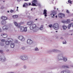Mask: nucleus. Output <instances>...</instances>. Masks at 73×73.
I'll return each mask as SVG.
<instances>
[{"mask_svg": "<svg viewBox=\"0 0 73 73\" xmlns=\"http://www.w3.org/2000/svg\"><path fill=\"white\" fill-rule=\"evenodd\" d=\"M57 58L58 60V61H61L64 59V61H66L67 60V58L66 57H64L63 55L62 54H60L58 55L57 57Z\"/></svg>", "mask_w": 73, "mask_h": 73, "instance_id": "f257e3e1", "label": "nucleus"}, {"mask_svg": "<svg viewBox=\"0 0 73 73\" xmlns=\"http://www.w3.org/2000/svg\"><path fill=\"white\" fill-rule=\"evenodd\" d=\"M53 27L55 30H58L59 29V25L58 23H55L53 25Z\"/></svg>", "mask_w": 73, "mask_h": 73, "instance_id": "f03ea898", "label": "nucleus"}, {"mask_svg": "<svg viewBox=\"0 0 73 73\" xmlns=\"http://www.w3.org/2000/svg\"><path fill=\"white\" fill-rule=\"evenodd\" d=\"M32 25V26H33L34 29V28H35L33 30V32H37V31H38V30L39 28L38 27H36V25H35V24H33Z\"/></svg>", "mask_w": 73, "mask_h": 73, "instance_id": "7ed1b4c3", "label": "nucleus"}, {"mask_svg": "<svg viewBox=\"0 0 73 73\" xmlns=\"http://www.w3.org/2000/svg\"><path fill=\"white\" fill-rule=\"evenodd\" d=\"M20 28L21 32H26L27 31V27L24 28L23 27H20Z\"/></svg>", "mask_w": 73, "mask_h": 73, "instance_id": "20e7f679", "label": "nucleus"}, {"mask_svg": "<svg viewBox=\"0 0 73 73\" xmlns=\"http://www.w3.org/2000/svg\"><path fill=\"white\" fill-rule=\"evenodd\" d=\"M18 39L21 41H25V38L22 36H19L18 37Z\"/></svg>", "mask_w": 73, "mask_h": 73, "instance_id": "39448f33", "label": "nucleus"}, {"mask_svg": "<svg viewBox=\"0 0 73 73\" xmlns=\"http://www.w3.org/2000/svg\"><path fill=\"white\" fill-rule=\"evenodd\" d=\"M49 52H55V53H58L60 52V51L57 49H52L49 51Z\"/></svg>", "mask_w": 73, "mask_h": 73, "instance_id": "423d86ee", "label": "nucleus"}, {"mask_svg": "<svg viewBox=\"0 0 73 73\" xmlns=\"http://www.w3.org/2000/svg\"><path fill=\"white\" fill-rule=\"evenodd\" d=\"M0 61H3V62L6 61V58H5V56H0Z\"/></svg>", "mask_w": 73, "mask_h": 73, "instance_id": "0eeeda50", "label": "nucleus"}, {"mask_svg": "<svg viewBox=\"0 0 73 73\" xmlns=\"http://www.w3.org/2000/svg\"><path fill=\"white\" fill-rule=\"evenodd\" d=\"M32 4L31 5L32 6H36L37 7L36 4H37V0H34L32 1Z\"/></svg>", "mask_w": 73, "mask_h": 73, "instance_id": "6e6552de", "label": "nucleus"}, {"mask_svg": "<svg viewBox=\"0 0 73 73\" xmlns=\"http://www.w3.org/2000/svg\"><path fill=\"white\" fill-rule=\"evenodd\" d=\"M60 73H70V71L69 70L65 69L61 71Z\"/></svg>", "mask_w": 73, "mask_h": 73, "instance_id": "1a4fd4ad", "label": "nucleus"}, {"mask_svg": "<svg viewBox=\"0 0 73 73\" xmlns=\"http://www.w3.org/2000/svg\"><path fill=\"white\" fill-rule=\"evenodd\" d=\"M27 43L29 45H31V44H32L33 41L31 39H28L27 41Z\"/></svg>", "mask_w": 73, "mask_h": 73, "instance_id": "9d476101", "label": "nucleus"}, {"mask_svg": "<svg viewBox=\"0 0 73 73\" xmlns=\"http://www.w3.org/2000/svg\"><path fill=\"white\" fill-rule=\"evenodd\" d=\"M1 36L3 37V38H6L7 37V35L6 34H2L1 35Z\"/></svg>", "mask_w": 73, "mask_h": 73, "instance_id": "9b49d317", "label": "nucleus"}, {"mask_svg": "<svg viewBox=\"0 0 73 73\" xmlns=\"http://www.w3.org/2000/svg\"><path fill=\"white\" fill-rule=\"evenodd\" d=\"M1 25H5V24H6V21L4 20H3L1 21Z\"/></svg>", "mask_w": 73, "mask_h": 73, "instance_id": "f8f14e48", "label": "nucleus"}, {"mask_svg": "<svg viewBox=\"0 0 73 73\" xmlns=\"http://www.w3.org/2000/svg\"><path fill=\"white\" fill-rule=\"evenodd\" d=\"M47 12V11L45 9L44 11L43 15H44L45 17L47 16V15L46 14H47V13H46Z\"/></svg>", "mask_w": 73, "mask_h": 73, "instance_id": "ddd939ff", "label": "nucleus"}, {"mask_svg": "<svg viewBox=\"0 0 73 73\" xmlns=\"http://www.w3.org/2000/svg\"><path fill=\"white\" fill-rule=\"evenodd\" d=\"M8 29V27H7V26H5L3 27V29L4 30L6 31V30H7Z\"/></svg>", "mask_w": 73, "mask_h": 73, "instance_id": "4468645a", "label": "nucleus"}, {"mask_svg": "<svg viewBox=\"0 0 73 73\" xmlns=\"http://www.w3.org/2000/svg\"><path fill=\"white\" fill-rule=\"evenodd\" d=\"M1 19L3 20H7V17L3 16L1 17Z\"/></svg>", "mask_w": 73, "mask_h": 73, "instance_id": "2eb2a0df", "label": "nucleus"}, {"mask_svg": "<svg viewBox=\"0 0 73 73\" xmlns=\"http://www.w3.org/2000/svg\"><path fill=\"white\" fill-rule=\"evenodd\" d=\"M5 43L7 45H9L10 44V42L8 40H7L5 41Z\"/></svg>", "mask_w": 73, "mask_h": 73, "instance_id": "dca6fc26", "label": "nucleus"}, {"mask_svg": "<svg viewBox=\"0 0 73 73\" xmlns=\"http://www.w3.org/2000/svg\"><path fill=\"white\" fill-rule=\"evenodd\" d=\"M14 46H15V44L13 43H11V48H14Z\"/></svg>", "mask_w": 73, "mask_h": 73, "instance_id": "f3484780", "label": "nucleus"}, {"mask_svg": "<svg viewBox=\"0 0 73 73\" xmlns=\"http://www.w3.org/2000/svg\"><path fill=\"white\" fill-rule=\"evenodd\" d=\"M62 28L64 30H66V29L67 28V27H66V26L64 25L63 26Z\"/></svg>", "mask_w": 73, "mask_h": 73, "instance_id": "a211bd4d", "label": "nucleus"}, {"mask_svg": "<svg viewBox=\"0 0 73 73\" xmlns=\"http://www.w3.org/2000/svg\"><path fill=\"white\" fill-rule=\"evenodd\" d=\"M73 24V23H71L70 24H69L68 26V29H70V28L71 27V26H72V25Z\"/></svg>", "mask_w": 73, "mask_h": 73, "instance_id": "6ab92c4d", "label": "nucleus"}, {"mask_svg": "<svg viewBox=\"0 0 73 73\" xmlns=\"http://www.w3.org/2000/svg\"><path fill=\"white\" fill-rule=\"evenodd\" d=\"M12 17L13 19H17L18 17V16L17 15H15L13 16Z\"/></svg>", "mask_w": 73, "mask_h": 73, "instance_id": "aec40b11", "label": "nucleus"}, {"mask_svg": "<svg viewBox=\"0 0 73 73\" xmlns=\"http://www.w3.org/2000/svg\"><path fill=\"white\" fill-rule=\"evenodd\" d=\"M8 40H9V41L10 42H11L13 41V39L10 38H8Z\"/></svg>", "mask_w": 73, "mask_h": 73, "instance_id": "412c9836", "label": "nucleus"}, {"mask_svg": "<svg viewBox=\"0 0 73 73\" xmlns=\"http://www.w3.org/2000/svg\"><path fill=\"white\" fill-rule=\"evenodd\" d=\"M23 7H28V5H27V3H25L24 5H23Z\"/></svg>", "mask_w": 73, "mask_h": 73, "instance_id": "4be33fe9", "label": "nucleus"}, {"mask_svg": "<svg viewBox=\"0 0 73 73\" xmlns=\"http://www.w3.org/2000/svg\"><path fill=\"white\" fill-rule=\"evenodd\" d=\"M39 29L40 30H43V25H41L39 28Z\"/></svg>", "mask_w": 73, "mask_h": 73, "instance_id": "5701e85b", "label": "nucleus"}, {"mask_svg": "<svg viewBox=\"0 0 73 73\" xmlns=\"http://www.w3.org/2000/svg\"><path fill=\"white\" fill-rule=\"evenodd\" d=\"M58 16L60 18H62V15L61 13H60L59 14Z\"/></svg>", "mask_w": 73, "mask_h": 73, "instance_id": "b1692460", "label": "nucleus"}, {"mask_svg": "<svg viewBox=\"0 0 73 73\" xmlns=\"http://www.w3.org/2000/svg\"><path fill=\"white\" fill-rule=\"evenodd\" d=\"M30 29H31V30H32V29H34L33 27V26H32V25H31L30 27Z\"/></svg>", "mask_w": 73, "mask_h": 73, "instance_id": "393cba45", "label": "nucleus"}, {"mask_svg": "<svg viewBox=\"0 0 73 73\" xmlns=\"http://www.w3.org/2000/svg\"><path fill=\"white\" fill-rule=\"evenodd\" d=\"M15 43H17V44H20V42L18 41L17 40H16L15 41Z\"/></svg>", "mask_w": 73, "mask_h": 73, "instance_id": "a878e982", "label": "nucleus"}, {"mask_svg": "<svg viewBox=\"0 0 73 73\" xmlns=\"http://www.w3.org/2000/svg\"><path fill=\"white\" fill-rule=\"evenodd\" d=\"M0 45H1V46H3L4 45V43L3 42H1L0 43Z\"/></svg>", "mask_w": 73, "mask_h": 73, "instance_id": "bb28decb", "label": "nucleus"}, {"mask_svg": "<svg viewBox=\"0 0 73 73\" xmlns=\"http://www.w3.org/2000/svg\"><path fill=\"white\" fill-rule=\"evenodd\" d=\"M35 51H38V50H39L38 49V48L36 47L35 48Z\"/></svg>", "mask_w": 73, "mask_h": 73, "instance_id": "cd10ccee", "label": "nucleus"}, {"mask_svg": "<svg viewBox=\"0 0 73 73\" xmlns=\"http://www.w3.org/2000/svg\"><path fill=\"white\" fill-rule=\"evenodd\" d=\"M1 42H5V39H1Z\"/></svg>", "mask_w": 73, "mask_h": 73, "instance_id": "c85d7f7f", "label": "nucleus"}, {"mask_svg": "<svg viewBox=\"0 0 73 73\" xmlns=\"http://www.w3.org/2000/svg\"><path fill=\"white\" fill-rule=\"evenodd\" d=\"M31 24H32V22L31 21L29 22L27 24L28 25H31Z\"/></svg>", "mask_w": 73, "mask_h": 73, "instance_id": "c756f323", "label": "nucleus"}, {"mask_svg": "<svg viewBox=\"0 0 73 73\" xmlns=\"http://www.w3.org/2000/svg\"><path fill=\"white\" fill-rule=\"evenodd\" d=\"M14 24L16 27H18V24L17 23L15 22L14 23Z\"/></svg>", "mask_w": 73, "mask_h": 73, "instance_id": "7c9ffc66", "label": "nucleus"}, {"mask_svg": "<svg viewBox=\"0 0 73 73\" xmlns=\"http://www.w3.org/2000/svg\"><path fill=\"white\" fill-rule=\"evenodd\" d=\"M66 22L67 23H70V20L69 19L67 20L66 21Z\"/></svg>", "mask_w": 73, "mask_h": 73, "instance_id": "2f4dec72", "label": "nucleus"}, {"mask_svg": "<svg viewBox=\"0 0 73 73\" xmlns=\"http://www.w3.org/2000/svg\"><path fill=\"white\" fill-rule=\"evenodd\" d=\"M62 43L63 44H66V41H63Z\"/></svg>", "mask_w": 73, "mask_h": 73, "instance_id": "473e14b6", "label": "nucleus"}, {"mask_svg": "<svg viewBox=\"0 0 73 73\" xmlns=\"http://www.w3.org/2000/svg\"><path fill=\"white\" fill-rule=\"evenodd\" d=\"M27 6L31 5V3H27Z\"/></svg>", "mask_w": 73, "mask_h": 73, "instance_id": "72a5a7b5", "label": "nucleus"}, {"mask_svg": "<svg viewBox=\"0 0 73 73\" xmlns=\"http://www.w3.org/2000/svg\"><path fill=\"white\" fill-rule=\"evenodd\" d=\"M21 49L22 50H25V48L24 47H22Z\"/></svg>", "mask_w": 73, "mask_h": 73, "instance_id": "f704fd0d", "label": "nucleus"}, {"mask_svg": "<svg viewBox=\"0 0 73 73\" xmlns=\"http://www.w3.org/2000/svg\"><path fill=\"white\" fill-rule=\"evenodd\" d=\"M68 2V3H70L71 4H72V1L70 0H69Z\"/></svg>", "mask_w": 73, "mask_h": 73, "instance_id": "c9c22d12", "label": "nucleus"}, {"mask_svg": "<svg viewBox=\"0 0 73 73\" xmlns=\"http://www.w3.org/2000/svg\"><path fill=\"white\" fill-rule=\"evenodd\" d=\"M61 14L62 18L63 17H64L65 16V14L62 13H61Z\"/></svg>", "mask_w": 73, "mask_h": 73, "instance_id": "e433bc0d", "label": "nucleus"}, {"mask_svg": "<svg viewBox=\"0 0 73 73\" xmlns=\"http://www.w3.org/2000/svg\"><path fill=\"white\" fill-rule=\"evenodd\" d=\"M22 59L23 60H25V57H22Z\"/></svg>", "mask_w": 73, "mask_h": 73, "instance_id": "4c0bfd02", "label": "nucleus"}, {"mask_svg": "<svg viewBox=\"0 0 73 73\" xmlns=\"http://www.w3.org/2000/svg\"><path fill=\"white\" fill-rule=\"evenodd\" d=\"M62 68L64 69H66V66H62Z\"/></svg>", "mask_w": 73, "mask_h": 73, "instance_id": "58836bf2", "label": "nucleus"}, {"mask_svg": "<svg viewBox=\"0 0 73 73\" xmlns=\"http://www.w3.org/2000/svg\"><path fill=\"white\" fill-rule=\"evenodd\" d=\"M3 50H0V53H3Z\"/></svg>", "mask_w": 73, "mask_h": 73, "instance_id": "ea45409f", "label": "nucleus"}, {"mask_svg": "<svg viewBox=\"0 0 73 73\" xmlns=\"http://www.w3.org/2000/svg\"><path fill=\"white\" fill-rule=\"evenodd\" d=\"M37 4L38 6H40V5H41V4L40 3H37V4Z\"/></svg>", "mask_w": 73, "mask_h": 73, "instance_id": "a19ab883", "label": "nucleus"}, {"mask_svg": "<svg viewBox=\"0 0 73 73\" xmlns=\"http://www.w3.org/2000/svg\"><path fill=\"white\" fill-rule=\"evenodd\" d=\"M48 27H50V28H52V25H50L48 26Z\"/></svg>", "mask_w": 73, "mask_h": 73, "instance_id": "79ce46f5", "label": "nucleus"}, {"mask_svg": "<svg viewBox=\"0 0 73 73\" xmlns=\"http://www.w3.org/2000/svg\"><path fill=\"white\" fill-rule=\"evenodd\" d=\"M69 68V66H66V68Z\"/></svg>", "mask_w": 73, "mask_h": 73, "instance_id": "37998d69", "label": "nucleus"}, {"mask_svg": "<svg viewBox=\"0 0 73 73\" xmlns=\"http://www.w3.org/2000/svg\"><path fill=\"white\" fill-rule=\"evenodd\" d=\"M13 12H14L13 10H11L10 11L11 13H13Z\"/></svg>", "mask_w": 73, "mask_h": 73, "instance_id": "c03bdc74", "label": "nucleus"}, {"mask_svg": "<svg viewBox=\"0 0 73 73\" xmlns=\"http://www.w3.org/2000/svg\"><path fill=\"white\" fill-rule=\"evenodd\" d=\"M23 68H25V69H26L27 68V66H23Z\"/></svg>", "mask_w": 73, "mask_h": 73, "instance_id": "a18cd8bd", "label": "nucleus"}, {"mask_svg": "<svg viewBox=\"0 0 73 73\" xmlns=\"http://www.w3.org/2000/svg\"><path fill=\"white\" fill-rule=\"evenodd\" d=\"M23 0H17V1L18 2H20L21 1H22Z\"/></svg>", "mask_w": 73, "mask_h": 73, "instance_id": "49530a36", "label": "nucleus"}, {"mask_svg": "<svg viewBox=\"0 0 73 73\" xmlns=\"http://www.w3.org/2000/svg\"><path fill=\"white\" fill-rule=\"evenodd\" d=\"M24 23L23 22H21L20 23L21 24H24Z\"/></svg>", "mask_w": 73, "mask_h": 73, "instance_id": "de8ad7c7", "label": "nucleus"}, {"mask_svg": "<svg viewBox=\"0 0 73 73\" xmlns=\"http://www.w3.org/2000/svg\"><path fill=\"white\" fill-rule=\"evenodd\" d=\"M66 12H67V13H69V12L68 11V10H66Z\"/></svg>", "mask_w": 73, "mask_h": 73, "instance_id": "09e8293b", "label": "nucleus"}, {"mask_svg": "<svg viewBox=\"0 0 73 73\" xmlns=\"http://www.w3.org/2000/svg\"><path fill=\"white\" fill-rule=\"evenodd\" d=\"M60 39H61V40H63L64 39V38H63L62 37H61L60 38Z\"/></svg>", "mask_w": 73, "mask_h": 73, "instance_id": "8fccbe9b", "label": "nucleus"}, {"mask_svg": "<svg viewBox=\"0 0 73 73\" xmlns=\"http://www.w3.org/2000/svg\"><path fill=\"white\" fill-rule=\"evenodd\" d=\"M53 16H52V17H54V14H53Z\"/></svg>", "mask_w": 73, "mask_h": 73, "instance_id": "3c124183", "label": "nucleus"}, {"mask_svg": "<svg viewBox=\"0 0 73 73\" xmlns=\"http://www.w3.org/2000/svg\"><path fill=\"white\" fill-rule=\"evenodd\" d=\"M2 30H1V29L0 28V32H2Z\"/></svg>", "mask_w": 73, "mask_h": 73, "instance_id": "603ef678", "label": "nucleus"}, {"mask_svg": "<svg viewBox=\"0 0 73 73\" xmlns=\"http://www.w3.org/2000/svg\"><path fill=\"white\" fill-rule=\"evenodd\" d=\"M62 23H65V21H63L62 22Z\"/></svg>", "mask_w": 73, "mask_h": 73, "instance_id": "864d4df0", "label": "nucleus"}, {"mask_svg": "<svg viewBox=\"0 0 73 73\" xmlns=\"http://www.w3.org/2000/svg\"><path fill=\"white\" fill-rule=\"evenodd\" d=\"M55 17H56V18H57V15H56V16H55Z\"/></svg>", "mask_w": 73, "mask_h": 73, "instance_id": "5fc2aeb1", "label": "nucleus"}, {"mask_svg": "<svg viewBox=\"0 0 73 73\" xmlns=\"http://www.w3.org/2000/svg\"><path fill=\"white\" fill-rule=\"evenodd\" d=\"M31 11H33V9H31Z\"/></svg>", "mask_w": 73, "mask_h": 73, "instance_id": "6e6d98bb", "label": "nucleus"}, {"mask_svg": "<svg viewBox=\"0 0 73 73\" xmlns=\"http://www.w3.org/2000/svg\"><path fill=\"white\" fill-rule=\"evenodd\" d=\"M7 52H8V51H9V50H7Z\"/></svg>", "mask_w": 73, "mask_h": 73, "instance_id": "4d7b16f0", "label": "nucleus"}, {"mask_svg": "<svg viewBox=\"0 0 73 73\" xmlns=\"http://www.w3.org/2000/svg\"><path fill=\"white\" fill-rule=\"evenodd\" d=\"M25 1H28V0H24Z\"/></svg>", "mask_w": 73, "mask_h": 73, "instance_id": "13d9d810", "label": "nucleus"}, {"mask_svg": "<svg viewBox=\"0 0 73 73\" xmlns=\"http://www.w3.org/2000/svg\"><path fill=\"white\" fill-rule=\"evenodd\" d=\"M7 12H8V13H9V11H7Z\"/></svg>", "mask_w": 73, "mask_h": 73, "instance_id": "bf43d9fd", "label": "nucleus"}, {"mask_svg": "<svg viewBox=\"0 0 73 73\" xmlns=\"http://www.w3.org/2000/svg\"><path fill=\"white\" fill-rule=\"evenodd\" d=\"M19 8V7H17V9H18Z\"/></svg>", "mask_w": 73, "mask_h": 73, "instance_id": "052dcab7", "label": "nucleus"}, {"mask_svg": "<svg viewBox=\"0 0 73 73\" xmlns=\"http://www.w3.org/2000/svg\"><path fill=\"white\" fill-rule=\"evenodd\" d=\"M72 27H73V24L72 25Z\"/></svg>", "mask_w": 73, "mask_h": 73, "instance_id": "680f3d73", "label": "nucleus"}, {"mask_svg": "<svg viewBox=\"0 0 73 73\" xmlns=\"http://www.w3.org/2000/svg\"><path fill=\"white\" fill-rule=\"evenodd\" d=\"M71 66H72V67H73V65Z\"/></svg>", "mask_w": 73, "mask_h": 73, "instance_id": "e2e57ef3", "label": "nucleus"}, {"mask_svg": "<svg viewBox=\"0 0 73 73\" xmlns=\"http://www.w3.org/2000/svg\"><path fill=\"white\" fill-rule=\"evenodd\" d=\"M35 20H36V21L37 20V19H35Z\"/></svg>", "mask_w": 73, "mask_h": 73, "instance_id": "0e129e2a", "label": "nucleus"}, {"mask_svg": "<svg viewBox=\"0 0 73 73\" xmlns=\"http://www.w3.org/2000/svg\"><path fill=\"white\" fill-rule=\"evenodd\" d=\"M16 66H18V65H16Z\"/></svg>", "mask_w": 73, "mask_h": 73, "instance_id": "69168bd1", "label": "nucleus"}, {"mask_svg": "<svg viewBox=\"0 0 73 73\" xmlns=\"http://www.w3.org/2000/svg\"><path fill=\"white\" fill-rule=\"evenodd\" d=\"M16 11H18V9H17Z\"/></svg>", "mask_w": 73, "mask_h": 73, "instance_id": "338daca9", "label": "nucleus"}, {"mask_svg": "<svg viewBox=\"0 0 73 73\" xmlns=\"http://www.w3.org/2000/svg\"><path fill=\"white\" fill-rule=\"evenodd\" d=\"M56 32H57V31H56Z\"/></svg>", "mask_w": 73, "mask_h": 73, "instance_id": "774afa93", "label": "nucleus"}]
</instances>
